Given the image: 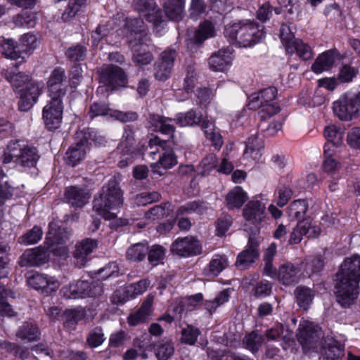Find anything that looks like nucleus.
<instances>
[{"label": "nucleus", "mask_w": 360, "mask_h": 360, "mask_svg": "<svg viewBox=\"0 0 360 360\" xmlns=\"http://www.w3.org/2000/svg\"><path fill=\"white\" fill-rule=\"evenodd\" d=\"M266 205L258 200L249 201L243 210V215L246 221L259 224L264 219Z\"/></svg>", "instance_id": "b1692460"}, {"label": "nucleus", "mask_w": 360, "mask_h": 360, "mask_svg": "<svg viewBox=\"0 0 360 360\" xmlns=\"http://www.w3.org/2000/svg\"><path fill=\"white\" fill-rule=\"evenodd\" d=\"M63 112V100L49 98L42 110V118L49 130L60 127Z\"/></svg>", "instance_id": "dca6fc26"}, {"label": "nucleus", "mask_w": 360, "mask_h": 360, "mask_svg": "<svg viewBox=\"0 0 360 360\" xmlns=\"http://www.w3.org/2000/svg\"><path fill=\"white\" fill-rule=\"evenodd\" d=\"M49 232L45 239L46 248L49 253L53 252L54 255L65 259L68 256V248L63 245L68 236L65 231L58 228L56 222L52 221L49 225Z\"/></svg>", "instance_id": "9d476101"}, {"label": "nucleus", "mask_w": 360, "mask_h": 360, "mask_svg": "<svg viewBox=\"0 0 360 360\" xmlns=\"http://www.w3.org/2000/svg\"><path fill=\"white\" fill-rule=\"evenodd\" d=\"M324 136L327 141L332 143L333 146H338L342 142V134L335 125L326 127Z\"/></svg>", "instance_id": "bf43d9fd"}, {"label": "nucleus", "mask_w": 360, "mask_h": 360, "mask_svg": "<svg viewBox=\"0 0 360 360\" xmlns=\"http://www.w3.org/2000/svg\"><path fill=\"white\" fill-rule=\"evenodd\" d=\"M335 60V51L333 50L326 51L316 58L311 69L316 74H321L328 71L332 68Z\"/></svg>", "instance_id": "7c9ffc66"}, {"label": "nucleus", "mask_w": 360, "mask_h": 360, "mask_svg": "<svg viewBox=\"0 0 360 360\" xmlns=\"http://www.w3.org/2000/svg\"><path fill=\"white\" fill-rule=\"evenodd\" d=\"M94 210L106 220L115 219L123 204V193L115 181L102 188L101 193L93 202Z\"/></svg>", "instance_id": "20e7f679"}, {"label": "nucleus", "mask_w": 360, "mask_h": 360, "mask_svg": "<svg viewBox=\"0 0 360 360\" xmlns=\"http://www.w3.org/2000/svg\"><path fill=\"white\" fill-rule=\"evenodd\" d=\"M176 52L172 50L165 51L155 63V77L160 81L167 80L171 74L176 58Z\"/></svg>", "instance_id": "412c9836"}, {"label": "nucleus", "mask_w": 360, "mask_h": 360, "mask_svg": "<svg viewBox=\"0 0 360 360\" xmlns=\"http://www.w3.org/2000/svg\"><path fill=\"white\" fill-rule=\"evenodd\" d=\"M125 27L129 32V46L133 51V61L139 65L149 64L153 57L148 49L150 40L146 32L143 21L139 18H127Z\"/></svg>", "instance_id": "7ed1b4c3"}, {"label": "nucleus", "mask_w": 360, "mask_h": 360, "mask_svg": "<svg viewBox=\"0 0 360 360\" xmlns=\"http://www.w3.org/2000/svg\"><path fill=\"white\" fill-rule=\"evenodd\" d=\"M360 255L346 257L336 274L335 294L338 302L344 307H349L359 294Z\"/></svg>", "instance_id": "f257e3e1"}, {"label": "nucleus", "mask_w": 360, "mask_h": 360, "mask_svg": "<svg viewBox=\"0 0 360 360\" xmlns=\"http://www.w3.org/2000/svg\"><path fill=\"white\" fill-rule=\"evenodd\" d=\"M296 302L299 307L304 310H307L313 302L314 291L305 286H297L294 291Z\"/></svg>", "instance_id": "4c0bfd02"}, {"label": "nucleus", "mask_w": 360, "mask_h": 360, "mask_svg": "<svg viewBox=\"0 0 360 360\" xmlns=\"http://www.w3.org/2000/svg\"><path fill=\"white\" fill-rule=\"evenodd\" d=\"M3 74L18 95V109L24 112L31 109L42 93L43 84L32 80L29 75L22 72L15 73L6 70Z\"/></svg>", "instance_id": "f03ea898"}, {"label": "nucleus", "mask_w": 360, "mask_h": 360, "mask_svg": "<svg viewBox=\"0 0 360 360\" xmlns=\"http://www.w3.org/2000/svg\"><path fill=\"white\" fill-rule=\"evenodd\" d=\"M167 142L155 136L149 140L148 146L152 150L148 156L155 160V155L162 151L159 155L158 161L150 165L153 174L159 176L164 174L167 169H170L177 164V158L173 150L166 149Z\"/></svg>", "instance_id": "0eeeda50"}, {"label": "nucleus", "mask_w": 360, "mask_h": 360, "mask_svg": "<svg viewBox=\"0 0 360 360\" xmlns=\"http://www.w3.org/2000/svg\"><path fill=\"white\" fill-rule=\"evenodd\" d=\"M174 347L173 343L168 340H162L155 349V355L158 360H168L174 354Z\"/></svg>", "instance_id": "8fccbe9b"}, {"label": "nucleus", "mask_w": 360, "mask_h": 360, "mask_svg": "<svg viewBox=\"0 0 360 360\" xmlns=\"http://www.w3.org/2000/svg\"><path fill=\"white\" fill-rule=\"evenodd\" d=\"M97 245V240L90 238L77 243L73 252L76 265L79 267L84 266L89 260L90 254L96 248Z\"/></svg>", "instance_id": "5701e85b"}, {"label": "nucleus", "mask_w": 360, "mask_h": 360, "mask_svg": "<svg viewBox=\"0 0 360 360\" xmlns=\"http://www.w3.org/2000/svg\"><path fill=\"white\" fill-rule=\"evenodd\" d=\"M150 282L148 279H142L137 283H132L127 288L126 296L121 297V292L115 291L112 295V302L116 304H123L127 300L143 294L148 288Z\"/></svg>", "instance_id": "393cba45"}, {"label": "nucleus", "mask_w": 360, "mask_h": 360, "mask_svg": "<svg viewBox=\"0 0 360 360\" xmlns=\"http://www.w3.org/2000/svg\"><path fill=\"white\" fill-rule=\"evenodd\" d=\"M33 3L34 1H29V6L22 10L20 14L14 18L13 22L16 26L32 27L35 25L36 13L31 10V6L33 5Z\"/></svg>", "instance_id": "ea45409f"}, {"label": "nucleus", "mask_w": 360, "mask_h": 360, "mask_svg": "<svg viewBox=\"0 0 360 360\" xmlns=\"http://www.w3.org/2000/svg\"><path fill=\"white\" fill-rule=\"evenodd\" d=\"M300 269L291 263L281 265L278 273V278L284 285H288L298 281Z\"/></svg>", "instance_id": "f704fd0d"}, {"label": "nucleus", "mask_w": 360, "mask_h": 360, "mask_svg": "<svg viewBox=\"0 0 360 360\" xmlns=\"http://www.w3.org/2000/svg\"><path fill=\"white\" fill-rule=\"evenodd\" d=\"M174 121L180 127L200 125L202 128H208L210 122L203 118L202 115L191 110L186 112H179L175 115Z\"/></svg>", "instance_id": "cd10ccee"}, {"label": "nucleus", "mask_w": 360, "mask_h": 360, "mask_svg": "<svg viewBox=\"0 0 360 360\" xmlns=\"http://www.w3.org/2000/svg\"><path fill=\"white\" fill-rule=\"evenodd\" d=\"M110 111H112V109L109 108L106 104L96 102L89 107V115L91 119L98 116L109 115L110 117Z\"/></svg>", "instance_id": "e2e57ef3"}, {"label": "nucleus", "mask_w": 360, "mask_h": 360, "mask_svg": "<svg viewBox=\"0 0 360 360\" xmlns=\"http://www.w3.org/2000/svg\"><path fill=\"white\" fill-rule=\"evenodd\" d=\"M217 158L215 155H207L198 166V173L202 176H207L215 168H217Z\"/></svg>", "instance_id": "864d4df0"}, {"label": "nucleus", "mask_w": 360, "mask_h": 360, "mask_svg": "<svg viewBox=\"0 0 360 360\" xmlns=\"http://www.w3.org/2000/svg\"><path fill=\"white\" fill-rule=\"evenodd\" d=\"M46 85L49 98L63 100L67 93L65 70L60 67L54 68L48 77Z\"/></svg>", "instance_id": "ddd939ff"}, {"label": "nucleus", "mask_w": 360, "mask_h": 360, "mask_svg": "<svg viewBox=\"0 0 360 360\" xmlns=\"http://www.w3.org/2000/svg\"><path fill=\"white\" fill-rule=\"evenodd\" d=\"M229 266V262L224 255H215L204 269L207 276H217Z\"/></svg>", "instance_id": "58836bf2"}, {"label": "nucleus", "mask_w": 360, "mask_h": 360, "mask_svg": "<svg viewBox=\"0 0 360 360\" xmlns=\"http://www.w3.org/2000/svg\"><path fill=\"white\" fill-rule=\"evenodd\" d=\"M264 150V143L262 139L256 136L250 137L246 143L245 149L243 152V160H247L245 166H252L257 163L262 155Z\"/></svg>", "instance_id": "4be33fe9"}, {"label": "nucleus", "mask_w": 360, "mask_h": 360, "mask_svg": "<svg viewBox=\"0 0 360 360\" xmlns=\"http://www.w3.org/2000/svg\"><path fill=\"white\" fill-rule=\"evenodd\" d=\"M285 51L290 55L296 53L302 60H308L313 58V52L310 46L300 39L293 40L291 45H288Z\"/></svg>", "instance_id": "c9c22d12"}, {"label": "nucleus", "mask_w": 360, "mask_h": 360, "mask_svg": "<svg viewBox=\"0 0 360 360\" xmlns=\"http://www.w3.org/2000/svg\"><path fill=\"white\" fill-rule=\"evenodd\" d=\"M160 194L158 192H144L137 195L134 198V203L138 206H144L157 202L160 199Z\"/></svg>", "instance_id": "4d7b16f0"}, {"label": "nucleus", "mask_w": 360, "mask_h": 360, "mask_svg": "<svg viewBox=\"0 0 360 360\" xmlns=\"http://www.w3.org/2000/svg\"><path fill=\"white\" fill-rule=\"evenodd\" d=\"M65 197L68 202L75 207H82L88 203L91 193L84 187L77 186H70L66 188Z\"/></svg>", "instance_id": "bb28decb"}, {"label": "nucleus", "mask_w": 360, "mask_h": 360, "mask_svg": "<svg viewBox=\"0 0 360 360\" xmlns=\"http://www.w3.org/2000/svg\"><path fill=\"white\" fill-rule=\"evenodd\" d=\"M16 335L22 340L32 342L39 339L40 333L36 325L32 323H25L19 328Z\"/></svg>", "instance_id": "c03bdc74"}, {"label": "nucleus", "mask_w": 360, "mask_h": 360, "mask_svg": "<svg viewBox=\"0 0 360 360\" xmlns=\"http://www.w3.org/2000/svg\"><path fill=\"white\" fill-rule=\"evenodd\" d=\"M248 199L247 193L240 186H235L226 196L227 207L230 210L239 209Z\"/></svg>", "instance_id": "72a5a7b5"}, {"label": "nucleus", "mask_w": 360, "mask_h": 360, "mask_svg": "<svg viewBox=\"0 0 360 360\" xmlns=\"http://www.w3.org/2000/svg\"><path fill=\"white\" fill-rule=\"evenodd\" d=\"M147 254L148 255L149 262L154 263L155 265L159 261L164 259L165 250L161 245H154L150 248V249L148 248Z\"/></svg>", "instance_id": "338daca9"}, {"label": "nucleus", "mask_w": 360, "mask_h": 360, "mask_svg": "<svg viewBox=\"0 0 360 360\" xmlns=\"http://www.w3.org/2000/svg\"><path fill=\"white\" fill-rule=\"evenodd\" d=\"M344 345L333 338L326 340V345L323 347V354L327 360H336L344 356Z\"/></svg>", "instance_id": "e433bc0d"}, {"label": "nucleus", "mask_w": 360, "mask_h": 360, "mask_svg": "<svg viewBox=\"0 0 360 360\" xmlns=\"http://www.w3.org/2000/svg\"><path fill=\"white\" fill-rule=\"evenodd\" d=\"M27 283L32 288L46 295L57 291L60 285V283L55 276L39 273H35L28 277Z\"/></svg>", "instance_id": "a211bd4d"}, {"label": "nucleus", "mask_w": 360, "mask_h": 360, "mask_svg": "<svg viewBox=\"0 0 360 360\" xmlns=\"http://www.w3.org/2000/svg\"><path fill=\"white\" fill-rule=\"evenodd\" d=\"M105 340L103 330L101 328H95L91 330L87 338V342L91 347H97Z\"/></svg>", "instance_id": "69168bd1"}, {"label": "nucleus", "mask_w": 360, "mask_h": 360, "mask_svg": "<svg viewBox=\"0 0 360 360\" xmlns=\"http://www.w3.org/2000/svg\"><path fill=\"white\" fill-rule=\"evenodd\" d=\"M258 241L253 237H250L245 250L242 251L237 257L236 265L241 269L247 268L255 262L259 257Z\"/></svg>", "instance_id": "a878e982"}, {"label": "nucleus", "mask_w": 360, "mask_h": 360, "mask_svg": "<svg viewBox=\"0 0 360 360\" xmlns=\"http://www.w3.org/2000/svg\"><path fill=\"white\" fill-rule=\"evenodd\" d=\"M13 292L4 286L0 285V315L1 316L13 317L16 313L6 299L8 297H13Z\"/></svg>", "instance_id": "49530a36"}, {"label": "nucleus", "mask_w": 360, "mask_h": 360, "mask_svg": "<svg viewBox=\"0 0 360 360\" xmlns=\"http://www.w3.org/2000/svg\"><path fill=\"white\" fill-rule=\"evenodd\" d=\"M200 335V330L198 328L193 326H187L181 331V341L186 344L194 345Z\"/></svg>", "instance_id": "13d9d810"}, {"label": "nucleus", "mask_w": 360, "mask_h": 360, "mask_svg": "<svg viewBox=\"0 0 360 360\" xmlns=\"http://www.w3.org/2000/svg\"><path fill=\"white\" fill-rule=\"evenodd\" d=\"M43 231L39 226H34L18 238L21 244L29 245L38 243L42 238Z\"/></svg>", "instance_id": "3c124183"}, {"label": "nucleus", "mask_w": 360, "mask_h": 360, "mask_svg": "<svg viewBox=\"0 0 360 360\" xmlns=\"http://www.w3.org/2000/svg\"><path fill=\"white\" fill-rule=\"evenodd\" d=\"M298 330L297 340L304 352L311 349L318 351L321 335L319 326L311 321L302 320L300 323Z\"/></svg>", "instance_id": "9b49d317"}, {"label": "nucleus", "mask_w": 360, "mask_h": 360, "mask_svg": "<svg viewBox=\"0 0 360 360\" xmlns=\"http://www.w3.org/2000/svg\"><path fill=\"white\" fill-rule=\"evenodd\" d=\"M62 292L63 296L68 299H78L98 295L103 292V289L100 284L79 281L63 287Z\"/></svg>", "instance_id": "2eb2a0df"}, {"label": "nucleus", "mask_w": 360, "mask_h": 360, "mask_svg": "<svg viewBox=\"0 0 360 360\" xmlns=\"http://www.w3.org/2000/svg\"><path fill=\"white\" fill-rule=\"evenodd\" d=\"M202 129H204L207 139L212 142L216 149L219 150L223 144L222 137L219 132L214 128L211 122L208 128Z\"/></svg>", "instance_id": "052dcab7"}, {"label": "nucleus", "mask_w": 360, "mask_h": 360, "mask_svg": "<svg viewBox=\"0 0 360 360\" xmlns=\"http://www.w3.org/2000/svg\"><path fill=\"white\" fill-rule=\"evenodd\" d=\"M153 297L148 296L139 309L129 316L128 323L131 326H136L148 321L152 316Z\"/></svg>", "instance_id": "c756f323"}, {"label": "nucleus", "mask_w": 360, "mask_h": 360, "mask_svg": "<svg viewBox=\"0 0 360 360\" xmlns=\"http://www.w3.org/2000/svg\"><path fill=\"white\" fill-rule=\"evenodd\" d=\"M172 120L160 115L150 116V127L155 131H160L163 134L171 135L173 138L175 130L174 126L172 124Z\"/></svg>", "instance_id": "473e14b6"}, {"label": "nucleus", "mask_w": 360, "mask_h": 360, "mask_svg": "<svg viewBox=\"0 0 360 360\" xmlns=\"http://www.w3.org/2000/svg\"><path fill=\"white\" fill-rule=\"evenodd\" d=\"M229 295L226 290L220 292L212 300L206 301L205 308L210 314L214 313L217 307L228 302Z\"/></svg>", "instance_id": "6e6d98bb"}, {"label": "nucleus", "mask_w": 360, "mask_h": 360, "mask_svg": "<svg viewBox=\"0 0 360 360\" xmlns=\"http://www.w3.org/2000/svg\"><path fill=\"white\" fill-rule=\"evenodd\" d=\"M165 13L171 20L179 21L184 15V1H165Z\"/></svg>", "instance_id": "79ce46f5"}, {"label": "nucleus", "mask_w": 360, "mask_h": 360, "mask_svg": "<svg viewBox=\"0 0 360 360\" xmlns=\"http://www.w3.org/2000/svg\"><path fill=\"white\" fill-rule=\"evenodd\" d=\"M134 143V134L131 129L125 128L122 138L119 143L117 151L121 154V160L118 166L121 168L131 164L134 158L137 155L132 150Z\"/></svg>", "instance_id": "6ab92c4d"}, {"label": "nucleus", "mask_w": 360, "mask_h": 360, "mask_svg": "<svg viewBox=\"0 0 360 360\" xmlns=\"http://www.w3.org/2000/svg\"><path fill=\"white\" fill-rule=\"evenodd\" d=\"M292 195V191L290 188L282 186L277 190L275 194V200L279 207H283L288 203Z\"/></svg>", "instance_id": "0e129e2a"}, {"label": "nucleus", "mask_w": 360, "mask_h": 360, "mask_svg": "<svg viewBox=\"0 0 360 360\" xmlns=\"http://www.w3.org/2000/svg\"><path fill=\"white\" fill-rule=\"evenodd\" d=\"M100 83L102 85L98 87L97 93L103 94L110 90L124 86L127 83V76L120 68L107 65L101 69Z\"/></svg>", "instance_id": "1a4fd4ad"}, {"label": "nucleus", "mask_w": 360, "mask_h": 360, "mask_svg": "<svg viewBox=\"0 0 360 360\" xmlns=\"http://www.w3.org/2000/svg\"><path fill=\"white\" fill-rule=\"evenodd\" d=\"M171 250L179 257H189L201 254L202 245L194 237L179 238L172 243Z\"/></svg>", "instance_id": "f3484780"}, {"label": "nucleus", "mask_w": 360, "mask_h": 360, "mask_svg": "<svg viewBox=\"0 0 360 360\" xmlns=\"http://www.w3.org/2000/svg\"><path fill=\"white\" fill-rule=\"evenodd\" d=\"M262 342V336L255 331L248 334L243 339V344L245 347L252 352H257L261 347Z\"/></svg>", "instance_id": "5fc2aeb1"}, {"label": "nucleus", "mask_w": 360, "mask_h": 360, "mask_svg": "<svg viewBox=\"0 0 360 360\" xmlns=\"http://www.w3.org/2000/svg\"><path fill=\"white\" fill-rule=\"evenodd\" d=\"M308 209V205L304 200L293 201L288 209V216L292 219H300L304 217Z\"/></svg>", "instance_id": "09e8293b"}, {"label": "nucleus", "mask_w": 360, "mask_h": 360, "mask_svg": "<svg viewBox=\"0 0 360 360\" xmlns=\"http://www.w3.org/2000/svg\"><path fill=\"white\" fill-rule=\"evenodd\" d=\"M15 44L13 39L0 37V53L6 58L15 59L18 53L15 51Z\"/></svg>", "instance_id": "603ef678"}, {"label": "nucleus", "mask_w": 360, "mask_h": 360, "mask_svg": "<svg viewBox=\"0 0 360 360\" xmlns=\"http://www.w3.org/2000/svg\"><path fill=\"white\" fill-rule=\"evenodd\" d=\"M173 210V206L170 202H165L163 205H157L146 212L145 219L148 221H155L169 214Z\"/></svg>", "instance_id": "a18cd8bd"}, {"label": "nucleus", "mask_w": 360, "mask_h": 360, "mask_svg": "<svg viewBox=\"0 0 360 360\" xmlns=\"http://www.w3.org/2000/svg\"><path fill=\"white\" fill-rule=\"evenodd\" d=\"M330 148V145H325L324 146L325 160L323 162L322 167L325 172L330 175H335L340 168V163L332 158Z\"/></svg>", "instance_id": "de8ad7c7"}, {"label": "nucleus", "mask_w": 360, "mask_h": 360, "mask_svg": "<svg viewBox=\"0 0 360 360\" xmlns=\"http://www.w3.org/2000/svg\"><path fill=\"white\" fill-rule=\"evenodd\" d=\"M305 227L307 226L304 221H299L290 233L289 243L291 244L299 243L302 240V237L306 236Z\"/></svg>", "instance_id": "774afa93"}, {"label": "nucleus", "mask_w": 360, "mask_h": 360, "mask_svg": "<svg viewBox=\"0 0 360 360\" xmlns=\"http://www.w3.org/2000/svg\"><path fill=\"white\" fill-rule=\"evenodd\" d=\"M76 139L79 141L68 148L65 156L66 163L72 167L76 166L84 160L91 143V139L86 136V131L77 132Z\"/></svg>", "instance_id": "f8f14e48"}, {"label": "nucleus", "mask_w": 360, "mask_h": 360, "mask_svg": "<svg viewBox=\"0 0 360 360\" xmlns=\"http://www.w3.org/2000/svg\"><path fill=\"white\" fill-rule=\"evenodd\" d=\"M277 89L269 87L252 95V101L255 103L254 107H258L259 115L263 120L268 119L280 110L276 101Z\"/></svg>", "instance_id": "6e6552de"}, {"label": "nucleus", "mask_w": 360, "mask_h": 360, "mask_svg": "<svg viewBox=\"0 0 360 360\" xmlns=\"http://www.w3.org/2000/svg\"><path fill=\"white\" fill-rule=\"evenodd\" d=\"M139 12L146 19L158 26L162 21V14L160 8H157L155 1H140Z\"/></svg>", "instance_id": "2f4dec72"}, {"label": "nucleus", "mask_w": 360, "mask_h": 360, "mask_svg": "<svg viewBox=\"0 0 360 360\" xmlns=\"http://www.w3.org/2000/svg\"><path fill=\"white\" fill-rule=\"evenodd\" d=\"M334 114L342 120H349L360 112V92L352 96H344L333 105Z\"/></svg>", "instance_id": "4468645a"}, {"label": "nucleus", "mask_w": 360, "mask_h": 360, "mask_svg": "<svg viewBox=\"0 0 360 360\" xmlns=\"http://www.w3.org/2000/svg\"><path fill=\"white\" fill-rule=\"evenodd\" d=\"M232 53L229 49L219 50L209 58V67L215 72H223L230 65Z\"/></svg>", "instance_id": "c85d7f7f"}, {"label": "nucleus", "mask_w": 360, "mask_h": 360, "mask_svg": "<svg viewBox=\"0 0 360 360\" xmlns=\"http://www.w3.org/2000/svg\"><path fill=\"white\" fill-rule=\"evenodd\" d=\"M216 29L213 23L209 20H205L200 24L198 29L195 34V41L201 44L206 39L214 37Z\"/></svg>", "instance_id": "37998d69"}, {"label": "nucleus", "mask_w": 360, "mask_h": 360, "mask_svg": "<svg viewBox=\"0 0 360 360\" xmlns=\"http://www.w3.org/2000/svg\"><path fill=\"white\" fill-rule=\"evenodd\" d=\"M224 34L232 43L245 48L255 45L264 37L263 29L250 20L227 25Z\"/></svg>", "instance_id": "39448f33"}, {"label": "nucleus", "mask_w": 360, "mask_h": 360, "mask_svg": "<svg viewBox=\"0 0 360 360\" xmlns=\"http://www.w3.org/2000/svg\"><path fill=\"white\" fill-rule=\"evenodd\" d=\"M12 195V188L8 185L7 176L0 169V205Z\"/></svg>", "instance_id": "680f3d73"}, {"label": "nucleus", "mask_w": 360, "mask_h": 360, "mask_svg": "<svg viewBox=\"0 0 360 360\" xmlns=\"http://www.w3.org/2000/svg\"><path fill=\"white\" fill-rule=\"evenodd\" d=\"M39 158L34 147L25 145L20 141H12L4 150L1 160L4 164L15 162L24 168L36 166Z\"/></svg>", "instance_id": "423d86ee"}, {"label": "nucleus", "mask_w": 360, "mask_h": 360, "mask_svg": "<svg viewBox=\"0 0 360 360\" xmlns=\"http://www.w3.org/2000/svg\"><path fill=\"white\" fill-rule=\"evenodd\" d=\"M148 252V245L145 242L131 245L126 252V257L131 262H140L145 259Z\"/></svg>", "instance_id": "a19ab883"}, {"label": "nucleus", "mask_w": 360, "mask_h": 360, "mask_svg": "<svg viewBox=\"0 0 360 360\" xmlns=\"http://www.w3.org/2000/svg\"><path fill=\"white\" fill-rule=\"evenodd\" d=\"M49 259V253L46 247L41 245L27 249L20 257L18 264L21 266H37L46 263Z\"/></svg>", "instance_id": "aec40b11"}]
</instances>
